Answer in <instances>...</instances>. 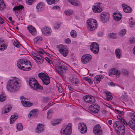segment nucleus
<instances>
[{
  "mask_svg": "<svg viewBox=\"0 0 135 135\" xmlns=\"http://www.w3.org/2000/svg\"><path fill=\"white\" fill-rule=\"evenodd\" d=\"M19 81V79L15 77L11 78L8 81L7 90L12 93L17 91L20 87Z\"/></svg>",
  "mask_w": 135,
  "mask_h": 135,
  "instance_id": "nucleus-1",
  "label": "nucleus"
},
{
  "mask_svg": "<svg viewBox=\"0 0 135 135\" xmlns=\"http://www.w3.org/2000/svg\"><path fill=\"white\" fill-rule=\"evenodd\" d=\"M61 63L60 61H58L56 65H55V68L58 73L61 76H63V73H65L67 69L66 67L63 65H60Z\"/></svg>",
  "mask_w": 135,
  "mask_h": 135,
  "instance_id": "nucleus-2",
  "label": "nucleus"
},
{
  "mask_svg": "<svg viewBox=\"0 0 135 135\" xmlns=\"http://www.w3.org/2000/svg\"><path fill=\"white\" fill-rule=\"evenodd\" d=\"M88 25L87 27L90 31H93L97 27V21L94 19H90L87 21Z\"/></svg>",
  "mask_w": 135,
  "mask_h": 135,
  "instance_id": "nucleus-3",
  "label": "nucleus"
},
{
  "mask_svg": "<svg viewBox=\"0 0 135 135\" xmlns=\"http://www.w3.org/2000/svg\"><path fill=\"white\" fill-rule=\"evenodd\" d=\"M72 124L69 123L66 128L63 127L61 130V134L63 135H70L72 132Z\"/></svg>",
  "mask_w": 135,
  "mask_h": 135,
  "instance_id": "nucleus-4",
  "label": "nucleus"
},
{
  "mask_svg": "<svg viewBox=\"0 0 135 135\" xmlns=\"http://www.w3.org/2000/svg\"><path fill=\"white\" fill-rule=\"evenodd\" d=\"M38 76L41 79L43 83L45 85H48L50 82V77L44 74L41 73L38 74Z\"/></svg>",
  "mask_w": 135,
  "mask_h": 135,
  "instance_id": "nucleus-5",
  "label": "nucleus"
},
{
  "mask_svg": "<svg viewBox=\"0 0 135 135\" xmlns=\"http://www.w3.org/2000/svg\"><path fill=\"white\" fill-rule=\"evenodd\" d=\"M57 47L59 49V52L64 56L66 57L67 56L68 51L65 46L61 45H58L57 46Z\"/></svg>",
  "mask_w": 135,
  "mask_h": 135,
  "instance_id": "nucleus-6",
  "label": "nucleus"
},
{
  "mask_svg": "<svg viewBox=\"0 0 135 135\" xmlns=\"http://www.w3.org/2000/svg\"><path fill=\"white\" fill-rule=\"evenodd\" d=\"M109 14L107 12H102L101 13L100 18L101 21L103 23H107L109 20Z\"/></svg>",
  "mask_w": 135,
  "mask_h": 135,
  "instance_id": "nucleus-7",
  "label": "nucleus"
},
{
  "mask_svg": "<svg viewBox=\"0 0 135 135\" xmlns=\"http://www.w3.org/2000/svg\"><path fill=\"white\" fill-rule=\"evenodd\" d=\"M88 110L93 113H96L98 112L100 110L99 106L98 104H94L89 108Z\"/></svg>",
  "mask_w": 135,
  "mask_h": 135,
  "instance_id": "nucleus-8",
  "label": "nucleus"
},
{
  "mask_svg": "<svg viewBox=\"0 0 135 135\" xmlns=\"http://www.w3.org/2000/svg\"><path fill=\"white\" fill-rule=\"evenodd\" d=\"M24 65L25 66H30L31 63L30 61L26 59H19L17 62V65L18 67Z\"/></svg>",
  "mask_w": 135,
  "mask_h": 135,
  "instance_id": "nucleus-9",
  "label": "nucleus"
},
{
  "mask_svg": "<svg viewBox=\"0 0 135 135\" xmlns=\"http://www.w3.org/2000/svg\"><path fill=\"white\" fill-rule=\"evenodd\" d=\"M91 51L95 54L98 53L99 51V47L98 44L95 42L92 43L90 46Z\"/></svg>",
  "mask_w": 135,
  "mask_h": 135,
  "instance_id": "nucleus-10",
  "label": "nucleus"
},
{
  "mask_svg": "<svg viewBox=\"0 0 135 135\" xmlns=\"http://www.w3.org/2000/svg\"><path fill=\"white\" fill-rule=\"evenodd\" d=\"M93 132L95 135H102L103 132L100 125H96L93 129Z\"/></svg>",
  "mask_w": 135,
  "mask_h": 135,
  "instance_id": "nucleus-11",
  "label": "nucleus"
},
{
  "mask_svg": "<svg viewBox=\"0 0 135 135\" xmlns=\"http://www.w3.org/2000/svg\"><path fill=\"white\" fill-rule=\"evenodd\" d=\"M92 58V56L90 54H85L81 57V60L83 64H86L89 62Z\"/></svg>",
  "mask_w": 135,
  "mask_h": 135,
  "instance_id": "nucleus-12",
  "label": "nucleus"
},
{
  "mask_svg": "<svg viewBox=\"0 0 135 135\" xmlns=\"http://www.w3.org/2000/svg\"><path fill=\"white\" fill-rule=\"evenodd\" d=\"M78 128L81 133L84 134L87 131L86 124L84 123H80L78 124Z\"/></svg>",
  "mask_w": 135,
  "mask_h": 135,
  "instance_id": "nucleus-13",
  "label": "nucleus"
},
{
  "mask_svg": "<svg viewBox=\"0 0 135 135\" xmlns=\"http://www.w3.org/2000/svg\"><path fill=\"white\" fill-rule=\"evenodd\" d=\"M114 126L118 129L120 131L122 130L124 132L125 130V127L124 125H123L120 121H116L114 124Z\"/></svg>",
  "mask_w": 135,
  "mask_h": 135,
  "instance_id": "nucleus-14",
  "label": "nucleus"
},
{
  "mask_svg": "<svg viewBox=\"0 0 135 135\" xmlns=\"http://www.w3.org/2000/svg\"><path fill=\"white\" fill-rule=\"evenodd\" d=\"M84 100L86 102L89 103H93L95 102L94 97L89 95H86L83 97Z\"/></svg>",
  "mask_w": 135,
  "mask_h": 135,
  "instance_id": "nucleus-15",
  "label": "nucleus"
},
{
  "mask_svg": "<svg viewBox=\"0 0 135 135\" xmlns=\"http://www.w3.org/2000/svg\"><path fill=\"white\" fill-rule=\"evenodd\" d=\"M43 34L46 36L50 35L51 33V30L49 28L45 27L41 29Z\"/></svg>",
  "mask_w": 135,
  "mask_h": 135,
  "instance_id": "nucleus-16",
  "label": "nucleus"
},
{
  "mask_svg": "<svg viewBox=\"0 0 135 135\" xmlns=\"http://www.w3.org/2000/svg\"><path fill=\"white\" fill-rule=\"evenodd\" d=\"M112 74L119 77L120 75V73L118 70L115 69H111L109 71V76H111Z\"/></svg>",
  "mask_w": 135,
  "mask_h": 135,
  "instance_id": "nucleus-17",
  "label": "nucleus"
},
{
  "mask_svg": "<svg viewBox=\"0 0 135 135\" xmlns=\"http://www.w3.org/2000/svg\"><path fill=\"white\" fill-rule=\"evenodd\" d=\"M100 4L101 3H98L96 5L93 6L92 9L94 12L97 13L100 12L102 11V9L100 6Z\"/></svg>",
  "mask_w": 135,
  "mask_h": 135,
  "instance_id": "nucleus-18",
  "label": "nucleus"
},
{
  "mask_svg": "<svg viewBox=\"0 0 135 135\" xmlns=\"http://www.w3.org/2000/svg\"><path fill=\"white\" fill-rule=\"evenodd\" d=\"M122 6L124 11L126 13H129L131 12L132 11V8L130 7L127 5L126 4L123 3Z\"/></svg>",
  "mask_w": 135,
  "mask_h": 135,
  "instance_id": "nucleus-19",
  "label": "nucleus"
},
{
  "mask_svg": "<svg viewBox=\"0 0 135 135\" xmlns=\"http://www.w3.org/2000/svg\"><path fill=\"white\" fill-rule=\"evenodd\" d=\"M32 85H31L30 86L35 90H37L40 89L41 90H42L43 89V87L39 85L37 81H36L35 82V83L32 84Z\"/></svg>",
  "mask_w": 135,
  "mask_h": 135,
  "instance_id": "nucleus-20",
  "label": "nucleus"
},
{
  "mask_svg": "<svg viewBox=\"0 0 135 135\" xmlns=\"http://www.w3.org/2000/svg\"><path fill=\"white\" fill-rule=\"evenodd\" d=\"M70 81L73 85H76L77 86H79V80L78 79L76 78L72 77L70 78Z\"/></svg>",
  "mask_w": 135,
  "mask_h": 135,
  "instance_id": "nucleus-21",
  "label": "nucleus"
},
{
  "mask_svg": "<svg viewBox=\"0 0 135 135\" xmlns=\"http://www.w3.org/2000/svg\"><path fill=\"white\" fill-rule=\"evenodd\" d=\"M27 28L32 35H35L36 34V30L33 26L29 25L27 27Z\"/></svg>",
  "mask_w": 135,
  "mask_h": 135,
  "instance_id": "nucleus-22",
  "label": "nucleus"
},
{
  "mask_svg": "<svg viewBox=\"0 0 135 135\" xmlns=\"http://www.w3.org/2000/svg\"><path fill=\"white\" fill-rule=\"evenodd\" d=\"M37 110L36 109H35L31 111L28 114V118H33L37 117Z\"/></svg>",
  "mask_w": 135,
  "mask_h": 135,
  "instance_id": "nucleus-23",
  "label": "nucleus"
},
{
  "mask_svg": "<svg viewBox=\"0 0 135 135\" xmlns=\"http://www.w3.org/2000/svg\"><path fill=\"white\" fill-rule=\"evenodd\" d=\"M113 16L114 19L116 21H119L121 18L122 15L120 13L114 12Z\"/></svg>",
  "mask_w": 135,
  "mask_h": 135,
  "instance_id": "nucleus-24",
  "label": "nucleus"
},
{
  "mask_svg": "<svg viewBox=\"0 0 135 135\" xmlns=\"http://www.w3.org/2000/svg\"><path fill=\"white\" fill-rule=\"evenodd\" d=\"M44 4L42 2H40L36 6V10L38 12H41L44 9Z\"/></svg>",
  "mask_w": 135,
  "mask_h": 135,
  "instance_id": "nucleus-25",
  "label": "nucleus"
},
{
  "mask_svg": "<svg viewBox=\"0 0 135 135\" xmlns=\"http://www.w3.org/2000/svg\"><path fill=\"white\" fill-rule=\"evenodd\" d=\"M21 102L23 106L26 107H29L33 105V103H30L29 102L25 100H21Z\"/></svg>",
  "mask_w": 135,
  "mask_h": 135,
  "instance_id": "nucleus-26",
  "label": "nucleus"
},
{
  "mask_svg": "<svg viewBox=\"0 0 135 135\" xmlns=\"http://www.w3.org/2000/svg\"><path fill=\"white\" fill-rule=\"evenodd\" d=\"M12 109V107L10 106L6 105L3 109L2 112L4 113H6L8 112Z\"/></svg>",
  "mask_w": 135,
  "mask_h": 135,
  "instance_id": "nucleus-27",
  "label": "nucleus"
},
{
  "mask_svg": "<svg viewBox=\"0 0 135 135\" xmlns=\"http://www.w3.org/2000/svg\"><path fill=\"white\" fill-rule=\"evenodd\" d=\"M43 130V125L41 124H39L38 125L36 129V132L37 133H40L42 132Z\"/></svg>",
  "mask_w": 135,
  "mask_h": 135,
  "instance_id": "nucleus-28",
  "label": "nucleus"
},
{
  "mask_svg": "<svg viewBox=\"0 0 135 135\" xmlns=\"http://www.w3.org/2000/svg\"><path fill=\"white\" fill-rule=\"evenodd\" d=\"M115 54L116 57L118 59H120L122 55V52L119 49H117L115 51Z\"/></svg>",
  "mask_w": 135,
  "mask_h": 135,
  "instance_id": "nucleus-29",
  "label": "nucleus"
},
{
  "mask_svg": "<svg viewBox=\"0 0 135 135\" xmlns=\"http://www.w3.org/2000/svg\"><path fill=\"white\" fill-rule=\"evenodd\" d=\"M129 127L135 131V122L132 120L130 121L128 124Z\"/></svg>",
  "mask_w": 135,
  "mask_h": 135,
  "instance_id": "nucleus-30",
  "label": "nucleus"
},
{
  "mask_svg": "<svg viewBox=\"0 0 135 135\" xmlns=\"http://www.w3.org/2000/svg\"><path fill=\"white\" fill-rule=\"evenodd\" d=\"M18 68L22 70L27 71L30 70L31 69V65H30V66H21L20 67H18Z\"/></svg>",
  "mask_w": 135,
  "mask_h": 135,
  "instance_id": "nucleus-31",
  "label": "nucleus"
},
{
  "mask_svg": "<svg viewBox=\"0 0 135 135\" xmlns=\"http://www.w3.org/2000/svg\"><path fill=\"white\" fill-rule=\"evenodd\" d=\"M38 56L40 57H37L35 58L36 61L37 62L38 64H41L44 61V59L43 58L41 57L40 55L38 54Z\"/></svg>",
  "mask_w": 135,
  "mask_h": 135,
  "instance_id": "nucleus-32",
  "label": "nucleus"
},
{
  "mask_svg": "<svg viewBox=\"0 0 135 135\" xmlns=\"http://www.w3.org/2000/svg\"><path fill=\"white\" fill-rule=\"evenodd\" d=\"M3 40H0V50H1L3 51L7 48V46L4 45L3 42Z\"/></svg>",
  "mask_w": 135,
  "mask_h": 135,
  "instance_id": "nucleus-33",
  "label": "nucleus"
},
{
  "mask_svg": "<svg viewBox=\"0 0 135 135\" xmlns=\"http://www.w3.org/2000/svg\"><path fill=\"white\" fill-rule=\"evenodd\" d=\"M104 93L106 94L107 99L108 100L110 101L112 100L113 98L112 96L110 94V93L109 92L105 91H104Z\"/></svg>",
  "mask_w": 135,
  "mask_h": 135,
  "instance_id": "nucleus-34",
  "label": "nucleus"
},
{
  "mask_svg": "<svg viewBox=\"0 0 135 135\" xmlns=\"http://www.w3.org/2000/svg\"><path fill=\"white\" fill-rule=\"evenodd\" d=\"M61 120V119H56L53 120L51 122V123L53 126L57 125L60 123Z\"/></svg>",
  "mask_w": 135,
  "mask_h": 135,
  "instance_id": "nucleus-35",
  "label": "nucleus"
},
{
  "mask_svg": "<svg viewBox=\"0 0 135 135\" xmlns=\"http://www.w3.org/2000/svg\"><path fill=\"white\" fill-rule=\"evenodd\" d=\"M100 76L97 75L95 76L94 78V82L96 84H98L99 83L100 81Z\"/></svg>",
  "mask_w": 135,
  "mask_h": 135,
  "instance_id": "nucleus-36",
  "label": "nucleus"
},
{
  "mask_svg": "<svg viewBox=\"0 0 135 135\" xmlns=\"http://www.w3.org/2000/svg\"><path fill=\"white\" fill-rule=\"evenodd\" d=\"M47 4L51 5L52 4H56L59 1V0H46Z\"/></svg>",
  "mask_w": 135,
  "mask_h": 135,
  "instance_id": "nucleus-37",
  "label": "nucleus"
},
{
  "mask_svg": "<svg viewBox=\"0 0 135 135\" xmlns=\"http://www.w3.org/2000/svg\"><path fill=\"white\" fill-rule=\"evenodd\" d=\"M23 8V7L22 5H21L19 6H17L13 8L14 11H19L20 10L22 9Z\"/></svg>",
  "mask_w": 135,
  "mask_h": 135,
  "instance_id": "nucleus-38",
  "label": "nucleus"
},
{
  "mask_svg": "<svg viewBox=\"0 0 135 135\" xmlns=\"http://www.w3.org/2000/svg\"><path fill=\"white\" fill-rule=\"evenodd\" d=\"M69 2L73 5L78 6L79 2L77 0H69Z\"/></svg>",
  "mask_w": 135,
  "mask_h": 135,
  "instance_id": "nucleus-39",
  "label": "nucleus"
},
{
  "mask_svg": "<svg viewBox=\"0 0 135 135\" xmlns=\"http://www.w3.org/2000/svg\"><path fill=\"white\" fill-rule=\"evenodd\" d=\"M37 81V80L34 78H31L29 79V84L30 86L32 85V84L35 83V82Z\"/></svg>",
  "mask_w": 135,
  "mask_h": 135,
  "instance_id": "nucleus-40",
  "label": "nucleus"
},
{
  "mask_svg": "<svg viewBox=\"0 0 135 135\" xmlns=\"http://www.w3.org/2000/svg\"><path fill=\"white\" fill-rule=\"evenodd\" d=\"M17 118V117L15 115H12L10 119V123L12 124L13 123L15 120Z\"/></svg>",
  "mask_w": 135,
  "mask_h": 135,
  "instance_id": "nucleus-41",
  "label": "nucleus"
},
{
  "mask_svg": "<svg viewBox=\"0 0 135 135\" xmlns=\"http://www.w3.org/2000/svg\"><path fill=\"white\" fill-rule=\"evenodd\" d=\"M42 40V37L40 36H38L35 37L34 40V43L35 44L38 41H41Z\"/></svg>",
  "mask_w": 135,
  "mask_h": 135,
  "instance_id": "nucleus-42",
  "label": "nucleus"
},
{
  "mask_svg": "<svg viewBox=\"0 0 135 135\" xmlns=\"http://www.w3.org/2000/svg\"><path fill=\"white\" fill-rule=\"evenodd\" d=\"M5 7V4L3 0H0V10L3 9Z\"/></svg>",
  "mask_w": 135,
  "mask_h": 135,
  "instance_id": "nucleus-43",
  "label": "nucleus"
},
{
  "mask_svg": "<svg viewBox=\"0 0 135 135\" xmlns=\"http://www.w3.org/2000/svg\"><path fill=\"white\" fill-rule=\"evenodd\" d=\"M16 127L17 130L19 131H21L23 129V127L21 124L20 123L17 124L16 125Z\"/></svg>",
  "mask_w": 135,
  "mask_h": 135,
  "instance_id": "nucleus-44",
  "label": "nucleus"
},
{
  "mask_svg": "<svg viewBox=\"0 0 135 135\" xmlns=\"http://www.w3.org/2000/svg\"><path fill=\"white\" fill-rule=\"evenodd\" d=\"M52 113L53 110H52L50 109L48 111L47 113V118L48 119H49L51 118Z\"/></svg>",
  "mask_w": 135,
  "mask_h": 135,
  "instance_id": "nucleus-45",
  "label": "nucleus"
},
{
  "mask_svg": "<svg viewBox=\"0 0 135 135\" xmlns=\"http://www.w3.org/2000/svg\"><path fill=\"white\" fill-rule=\"evenodd\" d=\"M126 32V30L125 29H123L120 31L119 33V35L120 36H124Z\"/></svg>",
  "mask_w": 135,
  "mask_h": 135,
  "instance_id": "nucleus-46",
  "label": "nucleus"
},
{
  "mask_svg": "<svg viewBox=\"0 0 135 135\" xmlns=\"http://www.w3.org/2000/svg\"><path fill=\"white\" fill-rule=\"evenodd\" d=\"M6 96L3 93L0 95V101L1 102H3L6 100Z\"/></svg>",
  "mask_w": 135,
  "mask_h": 135,
  "instance_id": "nucleus-47",
  "label": "nucleus"
},
{
  "mask_svg": "<svg viewBox=\"0 0 135 135\" xmlns=\"http://www.w3.org/2000/svg\"><path fill=\"white\" fill-rule=\"evenodd\" d=\"M108 36L110 38L114 39L116 38V36L115 33H111L108 34Z\"/></svg>",
  "mask_w": 135,
  "mask_h": 135,
  "instance_id": "nucleus-48",
  "label": "nucleus"
},
{
  "mask_svg": "<svg viewBox=\"0 0 135 135\" xmlns=\"http://www.w3.org/2000/svg\"><path fill=\"white\" fill-rule=\"evenodd\" d=\"M129 42L130 44H133L135 42V37L133 36L129 38Z\"/></svg>",
  "mask_w": 135,
  "mask_h": 135,
  "instance_id": "nucleus-49",
  "label": "nucleus"
},
{
  "mask_svg": "<svg viewBox=\"0 0 135 135\" xmlns=\"http://www.w3.org/2000/svg\"><path fill=\"white\" fill-rule=\"evenodd\" d=\"M71 36L73 38H75L76 36L77 33L74 30H72L70 32Z\"/></svg>",
  "mask_w": 135,
  "mask_h": 135,
  "instance_id": "nucleus-50",
  "label": "nucleus"
},
{
  "mask_svg": "<svg viewBox=\"0 0 135 135\" xmlns=\"http://www.w3.org/2000/svg\"><path fill=\"white\" fill-rule=\"evenodd\" d=\"M120 118L121 119H120V122L122 123L123 125H128V124L126 122L125 120L122 117H120Z\"/></svg>",
  "mask_w": 135,
  "mask_h": 135,
  "instance_id": "nucleus-51",
  "label": "nucleus"
},
{
  "mask_svg": "<svg viewBox=\"0 0 135 135\" xmlns=\"http://www.w3.org/2000/svg\"><path fill=\"white\" fill-rule=\"evenodd\" d=\"M13 45L14 46L17 47H19L21 46V45L19 42L15 41L14 42Z\"/></svg>",
  "mask_w": 135,
  "mask_h": 135,
  "instance_id": "nucleus-52",
  "label": "nucleus"
},
{
  "mask_svg": "<svg viewBox=\"0 0 135 135\" xmlns=\"http://www.w3.org/2000/svg\"><path fill=\"white\" fill-rule=\"evenodd\" d=\"M72 12L71 10H68L65 11V13L68 16H69L72 14Z\"/></svg>",
  "mask_w": 135,
  "mask_h": 135,
  "instance_id": "nucleus-53",
  "label": "nucleus"
},
{
  "mask_svg": "<svg viewBox=\"0 0 135 135\" xmlns=\"http://www.w3.org/2000/svg\"><path fill=\"white\" fill-rule=\"evenodd\" d=\"M122 73L125 75L128 76V71L126 70H124L122 71Z\"/></svg>",
  "mask_w": 135,
  "mask_h": 135,
  "instance_id": "nucleus-54",
  "label": "nucleus"
},
{
  "mask_svg": "<svg viewBox=\"0 0 135 135\" xmlns=\"http://www.w3.org/2000/svg\"><path fill=\"white\" fill-rule=\"evenodd\" d=\"M65 41L66 43V44H70L71 42V41L70 40L69 38L65 39Z\"/></svg>",
  "mask_w": 135,
  "mask_h": 135,
  "instance_id": "nucleus-55",
  "label": "nucleus"
},
{
  "mask_svg": "<svg viewBox=\"0 0 135 135\" xmlns=\"http://www.w3.org/2000/svg\"><path fill=\"white\" fill-rule=\"evenodd\" d=\"M33 1H34V0H28L27 3L28 4L31 5L32 4Z\"/></svg>",
  "mask_w": 135,
  "mask_h": 135,
  "instance_id": "nucleus-56",
  "label": "nucleus"
},
{
  "mask_svg": "<svg viewBox=\"0 0 135 135\" xmlns=\"http://www.w3.org/2000/svg\"><path fill=\"white\" fill-rule=\"evenodd\" d=\"M60 27V25L59 24H56L54 27V28L55 29H57Z\"/></svg>",
  "mask_w": 135,
  "mask_h": 135,
  "instance_id": "nucleus-57",
  "label": "nucleus"
},
{
  "mask_svg": "<svg viewBox=\"0 0 135 135\" xmlns=\"http://www.w3.org/2000/svg\"><path fill=\"white\" fill-rule=\"evenodd\" d=\"M45 59L50 64H51L52 63V61L49 57H45Z\"/></svg>",
  "mask_w": 135,
  "mask_h": 135,
  "instance_id": "nucleus-58",
  "label": "nucleus"
},
{
  "mask_svg": "<svg viewBox=\"0 0 135 135\" xmlns=\"http://www.w3.org/2000/svg\"><path fill=\"white\" fill-rule=\"evenodd\" d=\"M115 110L116 112H117L119 114H120L121 115L123 114V113L122 112V111H120L119 110L117 109H115Z\"/></svg>",
  "mask_w": 135,
  "mask_h": 135,
  "instance_id": "nucleus-59",
  "label": "nucleus"
},
{
  "mask_svg": "<svg viewBox=\"0 0 135 135\" xmlns=\"http://www.w3.org/2000/svg\"><path fill=\"white\" fill-rule=\"evenodd\" d=\"M103 32L101 31L99 32L98 33V35L99 36H103Z\"/></svg>",
  "mask_w": 135,
  "mask_h": 135,
  "instance_id": "nucleus-60",
  "label": "nucleus"
},
{
  "mask_svg": "<svg viewBox=\"0 0 135 135\" xmlns=\"http://www.w3.org/2000/svg\"><path fill=\"white\" fill-rule=\"evenodd\" d=\"M130 26H132L134 25H135V22H134L133 21H132V20L131 21L130 20Z\"/></svg>",
  "mask_w": 135,
  "mask_h": 135,
  "instance_id": "nucleus-61",
  "label": "nucleus"
},
{
  "mask_svg": "<svg viewBox=\"0 0 135 135\" xmlns=\"http://www.w3.org/2000/svg\"><path fill=\"white\" fill-rule=\"evenodd\" d=\"M38 54H37L35 52H32V55L33 56V57L35 58L36 57V56H37L38 55Z\"/></svg>",
  "mask_w": 135,
  "mask_h": 135,
  "instance_id": "nucleus-62",
  "label": "nucleus"
},
{
  "mask_svg": "<svg viewBox=\"0 0 135 135\" xmlns=\"http://www.w3.org/2000/svg\"><path fill=\"white\" fill-rule=\"evenodd\" d=\"M87 81L91 85L93 83V81L90 78H89Z\"/></svg>",
  "mask_w": 135,
  "mask_h": 135,
  "instance_id": "nucleus-63",
  "label": "nucleus"
},
{
  "mask_svg": "<svg viewBox=\"0 0 135 135\" xmlns=\"http://www.w3.org/2000/svg\"><path fill=\"white\" fill-rule=\"evenodd\" d=\"M4 20L1 17H0V24H2L3 23Z\"/></svg>",
  "mask_w": 135,
  "mask_h": 135,
  "instance_id": "nucleus-64",
  "label": "nucleus"
}]
</instances>
